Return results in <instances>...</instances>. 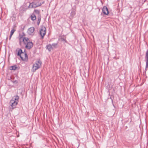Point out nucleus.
Listing matches in <instances>:
<instances>
[{"label":"nucleus","instance_id":"1","mask_svg":"<svg viewBox=\"0 0 148 148\" xmlns=\"http://www.w3.org/2000/svg\"><path fill=\"white\" fill-rule=\"evenodd\" d=\"M19 97L18 95L14 96L10 101V104L13 108L16 107L18 101Z\"/></svg>","mask_w":148,"mask_h":148},{"label":"nucleus","instance_id":"2","mask_svg":"<svg viewBox=\"0 0 148 148\" xmlns=\"http://www.w3.org/2000/svg\"><path fill=\"white\" fill-rule=\"evenodd\" d=\"M41 64L42 62L40 60L36 62L33 65L32 71L33 72H35L36 70L41 67Z\"/></svg>","mask_w":148,"mask_h":148},{"label":"nucleus","instance_id":"3","mask_svg":"<svg viewBox=\"0 0 148 148\" xmlns=\"http://www.w3.org/2000/svg\"><path fill=\"white\" fill-rule=\"evenodd\" d=\"M46 28L44 26H42L40 30V34L41 38L43 39L46 34Z\"/></svg>","mask_w":148,"mask_h":148},{"label":"nucleus","instance_id":"4","mask_svg":"<svg viewBox=\"0 0 148 148\" xmlns=\"http://www.w3.org/2000/svg\"><path fill=\"white\" fill-rule=\"evenodd\" d=\"M34 30V28L33 27H31L28 29L27 32V33L30 35H33Z\"/></svg>","mask_w":148,"mask_h":148},{"label":"nucleus","instance_id":"5","mask_svg":"<svg viewBox=\"0 0 148 148\" xmlns=\"http://www.w3.org/2000/svg\"><path fill=\"white\" fill-rule=\"evenodd\" d=\"M145 60L146 61V65L145 71L147 70V69L148 67V50L146 51L145 56Z\"/></svg>","mask_w":148,"mask_h":148},{"label":"nucleus","instance_id":"6","mask_svg":"<svg viewBox=\"0 0 148 148\" xmlns=\"http://www.w3.org/2000/svg\"><path fill=\"white\" fill-rule=\"evenodd\" d=\"M102 12L105 15H108L109 13V12L108 8L106 6H104L102 9Z\"/></svg>","mask_w":148,"mask_h":148},{"label":"nucleus","instance_id":"7","mask_svg":"<svg viewBox=\"0 0 148 148\" xmlns=\"http://www.w3.org/2000/svg\"><path fill=\"white\" fill-rule=\"evenodd\" d=\"M33 46V44L32 42H28L26 44V48L28 49H30Z\"/></svg>","mask_w":148,"mask_h":148},{"label":"nucleus","instance_id":"8","mask_svg":"<svg viewBox=\"0 0 148 148\" xmlns=\"http://www.w3.org/2000/svg\"><path fill=\"white\" fill-rule=\"evenodd\" d=\"M16 51H17L18 53H17V55L18 56L20 57L21 58V57H22V55H23V52L22 50L21 49H17L16 50Z\"/></svg>","mask_w":148,"mask_h":148},{"label":"nucleus","instance_id":"9","mask_svg":"<svg viewBox=\"0 0 148 148\" xmlns=\"http://www.w3.org/2000/svg\"><path fill=\"white\" fill-rule=\"evenodd\" d=\"M23 55H24L25 58H23L22 56L21 57V59L24 61H27L28 60L27 55L26 53H23Z\"/></svg>","mask_w":148,"mask_h":148},{"label":"nucleus","instance_id":"10","mask_svg":"<svg viewBox=\"0 0 148 148\" xmlns=\"http://www.w3.org/2000/svg\"><path fill=\"white\" fill-rule=\"evenodd\" d=\"M60 39L61 41L63 42L64 43L67 42L66 40V37L64 36H62L60 37Z\"/></svg>","mask_w":148,"mask_h":148},{"label":"nucleus","instance_id":"11","mask_svg":"<svg viewBox=\"0 0 148 148\" xmlns=\"http://www.w3.org/2000/svg\"><path fill=\"white\" fill-rule=\"evenodd\" d=\"M29 39L28 38L24 37L23 39V41L25 44H26L29 42Z\"/></svg>","mask_w":148,"mask_h":148},{"label":"nucleus","instance_id":"12","mask_svg":"<svg viewBox=\"0 0 148 148\" xmlns=\"http://www.w3.org/2000/svg\"><path fill=\"white\" fill-rule=\"evenodd\" d=\"M46 48L49 51H51L53 49L52 48V46L51 44H49L46 46Z\"/></svg>","mask_w":148,"mask_h":148},{"label":"nucleus","instance_id":"13","mask_svg":"<svg viewBox=\"0 0 148 148\" xmlns=\"http://www.w3.org/2000/svg\"><path fill=\"white\" fill-rule=\"evenodd\" d=\"M17 68V67L16 65L11 66L10 67V70H15Z\"/></svg>","mask_w":148,"mask_h":148},{"label":"nucleus","instance_id":"14","mask_svg":"<svg viewBox=\"0 0 148 148\" xmlns=\"http://www.w3.org/2000/svg\"><path fill=\"white\" fill-rule=\"evenodd\" d=\"M31 19L32 21H34L36 19V17L34 14H33L31 16Z\"/></svg>","mask_w":148,"mask_h":148},{"label":"nucleus","instance_id":"15","mask_svg":"<svg viewBox=\"0 0 148 148\" xmlns=\"http://www.w3.org/2000/svg\"><path fill=\"white\" fill-rule=\"evenodd\" d=\"M75 14V11H72L71 13V15L72 17H73Z\"/></svg>","mask_w":148,"mask_h":148},{"label":"nucleus","instance_id":"16","mask_svg":"<svg viewBox=\"0 0 148 148\" xmlns=\"http://www.w3.org/2000/svg\"><path fill=\"white\" fill-rule=\"evenodd\" d=\"M57 45V43H54L52 44L51 45L52 46L53 49L54 48H55L56 47Z\"/></svg>","mask_w":148,"mask_h":148},{"label":"nucleus","instance_id":"17","mask_svg":"<svg viewBox=\"0 0 148 148\" xmlns=\"http://www.w3.org/2000/svg\"><path fill=\"white\" fill-rule=\"evenodd\" d=\"M15 31V30L14 29H12L11 31L10 34H11V35H12L14 33Z\"/></svg>","mask_w":148,"mask_h":148},{"label":"nucleus","instance_id":"18","mask_svg":"<svg viewBox=\"0 0 148 148\" xmlns=\"http://www.w3.org/2000/svg\"><path fill=\"white\" fill-rule=\"evenodd\" d=\"M40 18H38V22H37V24L38 25H39L40 23Z\"/></svg>","mask_w":148,"mask_h":148},{"label":"nucleus","instance_id":"19","mask_svg":"<svg viewBox=\"0 0 148 148\" xmlns=\"http://www.w3.org/2000/svg\"><path fill=\"white\" fill-rule=\"evenodd\" d=\"M34 12H36V13H39V11L37 10H34Z\"/></svg>","mask_w":148,"mask_h":148},{"label":"nucleus","instance_id":"20","mask_svg":"<svg viewBox=\"0 0 148 148\" xmlns=\"http://www.w3.org/2000/svg\"><path fill=\"white\" fill-rule=\"evenodd\" d=\"M12 35H11V34H10V38H9V39H10V40L11 38V37H12Z\"/></svg>","mask_w":148,"mask_h":148},{"label":"nucleus","instance_id":"21","mask_svg":"<svg viewBox=\"0 0 148 148\" xmlns=\"http://www.w3.org/2000/svg\"><path fill=\"white\" fill-rule=\"evenodd\" d=\"M41 5V4L40 3L38 5V6H40Z\"/></svg>","mask_w":148,"mask_h":148},{"label":"nucleus","instance_id":"22","mask_svg":"<svg viewBox=\"0 0 148 148\" xmlns=\"http://www.w3.org/2000/svg\"><path fill=\"white\" fill-rule=\"evenodd\" d=\"M19 136V135H18L17 137H18Z\"/></svg>","mask_w":148,"mask_h":148}]
</instances>
